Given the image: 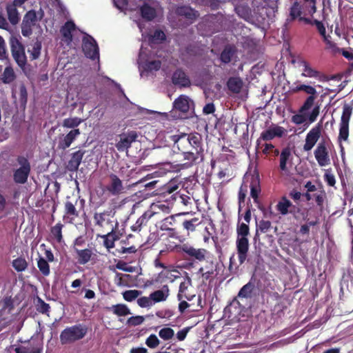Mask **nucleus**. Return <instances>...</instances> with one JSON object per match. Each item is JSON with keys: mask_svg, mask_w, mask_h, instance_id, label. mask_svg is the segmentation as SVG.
<instances>
[{"mask_svg": "<svg viewBox=\"0 0 353 353\" xmlns=\"http://www.w3.org/2000/svg\"><path fill=\"white\" fill-rule=\"evenodd\" d=\"M78 216L79 214L74 205L70 201L65 202V214L63 216L64 221L67 223H72Z\"/></svg>", "mask_w": 353, "mask_h": 353, "instance_id": "nucleus-27", "label": "nucleus"}, {"mask_svg": "<svg viewBox=\"0 0 353 353\" xmlns=\"http://www.w3.org/2000/svg\"><path fill=\"white\" fill-rule=\"evenodd\" d=\"M137 138V134L134 131L128 132L121 136L120 140L116 144V148L120 152H123L129 148L132 142Z\"/></svg>", "mask_w": 353, "mask_h": 353, "instance_id": "nucleus-19", "label": "nucleus"}, {"mask_svg": "<svg viewBox=\"0 0 353 353\" xmlns=\"http://www.w3.org/2000/svg\"><path fill=\"white\" fill-rule=\"evenodd\" d=\"M250 195L253 198L255 203H258L259 195L261 192V187L259 180L257 177L252 178L250 183Z\"/></svg>", "mask_w": 353, "mask_h": 353, "instance_id": "nucleus-36", "label": "nucleus"}, {"mask_svg": "<svg viewBox=\"0 0 353 353\" xmlns=\"http://www.w3.org/2000/svg\"><path fill=\"white\" fill-rule=\"evenodd\" d=\"M321 131L322 124L319 123L308 132L303 145L304 151L309 152L314 148L321 136Z\"/></svg>", "mask_w": 353, "mask_h": 353, "instance_id": "nucleus-13", "label": "nucleus"}, {"mask_svg": "<svg viewBox=\"0 0 353 353\" xmlns=\"http://www.w3.org/2000/svg\"><path fill=\"white\" fill-rule=\"evenodd\" d=\"M114 214V213L112 210H104L101 212L94 213L93 219L95 225L101 228H105L109 226L111 230L112 226H114L112 221Z\"/></svg>", "mask_w": 353, "mask_h": 353, "instance_id": "nucleus-15", "label": "nucleus"}, {"mask_svg": "<svg viewBox=\"0 0 353 353\" xmlns=\"http://www.w3.org/2000/svg\"><path fill=\"white\" fill-rule=\"evenodd\" d=\"M323 179L327 185L333 187L336 183V179L334 174L332 172L331 169L326 170L323 175Z\"/></svg>", "mask_w": 353, "mask_h": 353, "instance_id": "nucleus-57", "label": "nucleus"}, {"mask_svg": "<svg viewBox=\"0 0 353 353\" xmlns=\"http://www.w3.org/2000/svg\"><path fill=\"white\" fill-rule=\"evenodd\" d=\"M88 327L83 324H77L67 327L60 334V341L62 344H68L81 340L86 335Z\"/></svg>", "mask_w": 353, "mask_h": 353, "instance_id": "nucleus-4", "label": "nucleus"}, {"mask_svg": "<svg viewBox=\"0 0 353 353\" xmlns=\"http://www.w3.org/2000/svg\"><path fill=\"white\" fill-rule=\"evenodd\" d=\"M12 267L17 272H23L28 268V263L24 258L18 257L12 262Z\"/></svg>", "mask_w": 353, "mask_h": 353, "instance_id": "nucleus-45", "label": "nucleus"}, {"mask_svg": "<svg viewBox=\"0 0 353 353\" xmlns=\"http://www.w3.org/2000/svg\"><path fill=\"white\" fill-rule=\"evenodd\" d=\"M16 353H41L42 347H28V346H19L14 349Z\"/></svg>", "mask_w": 353, "mask_h": 353, "instance_id": "nucleus-51", "label": "nucleus"}, {"mask_svg": "<svg viewBox=\"0 0 353 353\" xmlns=\"http://www.w3.org/2000/svg\"><path fill=\"white\" fill-rule=\"evenodd\" d=\"M190 286V280L189 279H185L181 283L179 286V291L178 294L179 300L186 299L190 300L194 295H192L188 293V288Z\"/></svg>", "mask_w": 353, "mask_h": 353, "instance_id": "nucleus-32", "label": "nucleus"}, {"mask_svg": "<svg viewBox=\"0 0 353 353\" xmlns=\"http://www.w3.org/2000/svg\"><path fill=\"white\" fill-rule=\"evenodd\" d=\"M194 110V103L188 97L181 95L173 103V109L170 112V116L175 119H184Z\"/></svg>", "mask_w": 353, "mask_h": 353, "instance_id": "nucleus-5", "label": "nucleus"}, {"mask_svg": "<svg viewBox=\"0 0 353 353\" xmlns=\"http://www.w3.org/2000/svg\"><path fill=\"white\" fill-rule=\"evenodd\" d=\"M299 65L302 67V77L314 79L321 78V72L315 68H312L311 64L307 61H301Z\"/></svg>", "mask_w": 353, "mask_h": 353, "instance_id": "nucleus-21", "label": "nucleus"}, {"mask_svg": "<svg viewBox=\"0 0 353 353\" xmlns=\"http://www.w3.org/2000/svg\"><path fill=\"white\" fill-rule=\"evenodd\" d=\"M144 321V318L142 316H135L129 318L127 321V323L129 325L136 326L141 325Z\"/></svg>", "mask_w": 353, "mask_h": 353, "instance_id": "nucleus-60", "label": "nucleus"}, {"mask_svg": "<svg viewBox=\"0 0 353 353\" xmlns=\"http://www.w3.org/2000/svg\"><path fill=\"white\" fill-rule=\"evenodd\" d=\"M60 31L63 41L70 43L72 40V37L79 30L77 29L73 21H68L62 26Z\"/></svg>", "mask_w": 353, "mask_h": 353, "instance_id": "nucleus-20", "label": "nucleus"}, {"mask_svg": "<svg viewBox=\"0 0 353 353\" xmlns=\"http://www.w3.org/2000/svg\"><path fill=\"white\" fill-rule=\"evenodd\" d=\"M151 217L150 215L148 217L147 214L145 213L142 216H141L136 221V223L132 225V230L134 232H139L141 230L143 225H145L148 219Z\"/></svg>", "mask_w": 353, "mask_h": 353, "instance_id": "nucleus-49", "label": "nucleus"}, {"mask_svg": "<svg viewBox=\"0 0 353 353\" xmlns=\"http://www.w3.org/2000/svg\"><path fill=\"white\" fill-rule=\"evenodd\" d=\"M46 259L39 257L37 259V267L43 276H48L50 273V265Z\"/></svg>", "mask_w": 353, "mask_h": 353, "instance_id": "nucleus-44", "label": "nucleus"}, {"mask_svg": "<svg viewBox=\"0 0 353 353\" xmlns=\"http://www.w3.org/2000/svg\"><path fill=\"white\" fill-rule=\"evenodd\" d=\"M181 250L188 254L189 256L199 259V250H196L188 244H183L181 247Z\"/></svg>", "mask_w": 353, "mask_h": 353, "instance_id": "nucleus-58", "label": "nucleus"}, {"mask_svg": "<svg viewBox=\"0 0 353 353\" xmlns=\"http://www.w3.org/2000/svg\"><path fill=\"white\" fill-rule=\"evenodd\" d=\"M15 79L16 74L14 69L10 65L6 66L1 75V81L5 84H9L12 83Z\"/></svg>", "mask_w": 353, "mask_h": 353, "instance_id": "nucleus-33", "label": "nucleus"}, {"mask_svg": "<svg viewBox=\"0 0 353 353\" xmlns=\"http://www.w3.org/2000/svg\"><path fill=\"white\" fill-rule=\"evenodd\" d=\"M80 134L79 129H74L71 130L66 134H60L58 137V148L61 150L68 148Z\"/></svg>", "mask_w": 353, "mask_h": 353, "instance_id": "nucleus-17", "label": "nucleus"}, {"mask_svg": "<svg viewBox=\"0 0 353 353\" xmlns=\"http://www.w3.org/2000/svg\"><path fill=\"white\" fill-rule=\"evenodd\" d=\"M82 50L88 58L92 60L99 59V49L97 41L85 33L82 39Z\"/></svg>", "mask_w": 353, "mask_h": 353, "instance_id": "nucleus-10", "label": "nucleus"}, {"mask_svg": "<svg viewBox=\"0 0 353 353\" xmlns=\"http://www.w3.org/2000/svg\"><path fill=\"white\" fill-rule=\"evenodd\" d=\"M237 239L236 241V250L239 265H242L245 261L248 250L249 241L248 236L250 233V228L247 223H241L237 225L236 228Z\"/></svg>", "mask_w": 353, "mask_h": 353, "instance_id": "nucleus-3", "label": "nucleus"}, {"mask_svg": "<svg viewBox=\"0 0 353 353\" xmlns=\"http://www.w3.org/2000/svg\"><path fill=\"white\" fill-rule=\"evenodd\" d=\"M172 80V83L175 85H178L179 87H188L190 85L189 78L187 77L185 73L181 70H177L174 72Z\"/></svg>", "mask_w": 353, "mask_h": 353, "instance_id": "nucleus-24", "label": "nucleus"}, {"mask_svg": "<svg viewBox=\"0 0 353 353\" xmlns=\"http://www.w3.org/2000/svg\"><path fill=\"white\" fill-rule=\"evenodd\" d=\"M145 344L150 348H155L159 345V340L155 334H150L147 338Z\"/></svg>", "mask_w": 353, "mask_h": 353, "instance_id": "nucleus-59", "label": "nucleus"}, {"mask_svg": "<svg viewBox=\"0 0 353 353\" xmlns=\"http://www.w3.org/2000/svg\"><path fill=\"white\" fill-rule=\"evenodd\" d=\"M83 121V120L79 117H70L63 119L62 126L72 130L77 129V128Z\"/></svg>", "mask_w": 353, "mask_h": 353, "instance_id": "nucleus-40", "label": "nucleus"}, {"mask_svg": "<svg viewBox=\"0 0 353 353\" xmlns=\"http://www.w3.org/2000/svg\"><path fill=\"white\" fill-rule=\"evenodd\" d=\"M135 8L140 10L142 18L148 21L154 19L162 10L159 3L156 0H137Z\"/></svg>", "mask_w": 353, "mask_h": 353, "instance_id": "nucleus-6", "label": "nucleus"}, {"mask_svg": "<svg viewBox=\"0 0 353 353\" xmlns=\"http://www.w3.org/2000/svg\"><path fill=\"white\" fill-rule=\"evenodd\" d=\"M291 157V151L289 148H285L283 149L280 154V163L279 167L280 169L283 171H285L287 170V162L289 160L290 157Z\"/></svg>", "mask_w": 353, "mask_h": 353, "instance_id": "nucleus-43", "label": "nucleus"}, {"mask_svg": "<svg viewBox=\"0 0 353 353\" xmlns=\"http://www.w3.org/2000/svg\"><path fill=\"white\" fill-rule=\"evenodd\" d=\"M179 21H183L188 24L192 22L196 17V12L189 6H181L176 9L175 12Z\"/></svg>", "mask_w": 353, "mask_h": 353, "instance_id": "nucleus-18", "label": "nucleus"}, {"mask_svg": "<svg viewBox=\"0 0 353 353\" xmlns=\"http://www.w3.org/2000/svg\"><path fill=\"white\" fill-rule=\"evenodd\" d=\"M227 87L232 93L238 94L242 89L243 81L239 77H230L227 81Z\"/></svg>", "mask_w": 353, "mask_h": 353, "instance_id": "nucleus-31", "label": "nucleus"}, {"mask_svg": "<svg viewBox=\"0 0 353 353\" xmlns=\"http://www.w3.org/2000/svg\"><path fill=\"white\" fill-rule=\"evenodd\" d=\"M313 25L316 26L319 34L323 37L324 41L327 45V47L330 48H336V44L329 39L330 37L326 34V29L324 24L321 21L316 19L313 20Z\"/></svg>", "mask_w": 353, "mask_h": 353, "instance_id": "nucleus-29", "label": "nucleus"}, {"mask_svg": "<svg viewBox=\"0 0 353 353\" xmlns=\"http://www.w3.org/2000/svg\"><path fill=\"white\" fill-rule=\"evenodd\" d=\"M137 304L141 307H151L154 305L150 295L139 298L137 299Z\"/></svg>", "mask_w": 353, "mask_h": 353, "instance_id": "nucleus-56", "label": "nucleus"}, {"mask_svg": "<svg viewBox=\"0 0 353 353\" xmlns=\"http://www.w3.org/2000/svg\"><path fill=\"white\" fill-rule=\"evenodd\" d=\"M113 312L118 316H126L130 314V309L123 304H119L112 307Z\"/></svg>", "mask_w": 353, "mask_h": 353, "instance_id": "nucleus-52", "label": "nucleus"}, {"mask_svg": "<svg viewBox=\"0 0 353 353\" xmlns=\"http://www.w3.org/2000/svg\"><path fill=\"white\" fill-rule=\"evenodd\" d=\"M12 54L18 65L23 68L26 63V57L23 45L17 39L11 40Z\"/></svg>", "mask_w": 353, "mask_h": 353, "instance_id": "nucleus-14", "label": "nucleus"}, {"mask_svg": "<svg viewBox=\"0 0 353 353\" xmlns=\"http://www.w3.org/2000/svg\"><path fill=\"white\" fill-rule=\"evenodd\" d=\"M169 295L170 290L167 285H163L160 290H156L150 294L154 305L157 303L166 301Z\"/></svg>", "mask_w": 353, "mask_h": 353, "instance_id": "nucleus-25", "label": "nucleus"}, {"mask_svg": "<svg viewBox=\"0 0 353 353\" xmlns=\"http://www.w3.org/2000/svg\"><path fill=\"white\" fill-rule=\"evenodd\" d=\"M110 182L107 190L113 195H118L123 192V187L122 181L115 174H110Z\"/></svg>", "mask_w": 353, "mask_h": 353, "instance_id": "nucleus-22", "label": "nucleus"}, {"mask_svg": "<svg viewBox=\"0 0 353 353\" xmlns=\"http://www.w3.org/2000/svg\"><path fill=\"white\" fill-rule=\"evenodd\" d=\"M196 222V219H192V220L183 222V226L187 230L194 231L197 225Z\"/></svg>", "mask_w": 353, "mask_h": 353, "instance_id": "nucleus-61", "label": "nucleus"}, {"mask_svg": "<svg viewBox=\"0 0 353 353\" xmlns=\"http://www.w3.org/2000/svg\"><path fill=\"white\" fill-rule=\"evenodd\" d=\"M17 5H14V2L9 4L6 7L8 19L13 25L17 24L19 21V12L17 10Z\"/></svg>", "mask_w": 353, "mask_h": 353, "instance_id": "nucleus-35", "label": "nucleus"}, {"mask_svg": "<svg viewBox=\"0 0 353 353\" xmlns=\"http://www.w3.org/2000/svg\"><path fill=\"white\" fill-rule=\"evenodd\" d=\"M246 193H247V188H243V186H241L239 189V194H238V199H239V210L241 208V204L244 203L245 199L246 197Z\"/></svg>", "mask_w": 353, "mask_h": 353, "instance_id": "nucleus-62", "label": "nucleus"}, {"mask_svg": "<svg viewBox=\"0 0 353 353\" xmlns=\"http://www.w3.org/2000/svg\"><path fill=\"white\" fill-rule=\"evenodd\" d=\"M141 292L137 290H129L122 293L123 299L128 302H131L137 299L141 294Z\"/></svg>", "mask_w": 353, "mask_h": 353, "instance_id": "nucleus-48", "label": "nucleus"}, {"mask_svg": "<svg viewBox=\"0 0 353 353\" xmlns=\"http://www.w3.org/2000/svg\"><path fill=\"white\" fill-rule=\"evenodd\" d=\"M304 14L303 7L301 4L297 1H295L290 8V17L291 20H295L301 17V14Z\"/></svg>", "mask_w": 353, "mask_h": 353, "instance_id": "nucleus-41", "label": "nucleus"}, {"mask_svg": "<svg viewBox=\"0 0 353 353\" xmlns=\"http://www.w3.org/2000/svg\"><path fill=\"white\" fill-rule=\"evenodd\" d=\"M316 0H303L302 7L305 14L312 16L316 11Z\"/></svg>", "mask_w": 353, "mask_h": 353, "instance_id": "nucleus-38", "label": "nucleus"}, {"mask_svg": "<svg viewBox=\"0 0 353 353\" xmlns=\"http://www.w3.org/2000/svg\"><path fill=\"white\" fill-rule=\"evenodd\" d=\"M132 276L127 274L116 273L114 283L118 286H128Z\"/></svg>", "mask_w": 353, "mask_h": 353, "instance_id": "nucleus-42", "label": "nucleus"}, {"mask_svg": "<svg viewBox=\"0 0 353 353\" xmlns=\"http://www.w3.org/2000/svg\"><path fill=\"white\" fill-rule=\"evenodd\" d=\"M41 50V43L36 41L31 43L28 48V52L30 53L32 59H37L39 57Z\"/></svg>", "mask_w": 353, "mask_h": 353, "instance_id": "nucleus-39", "label": "nucleus"}, {"mask_svg": "<svg viewBox=\"0 0 353 353\" xmlns=\"http://www.w3.org/2000/svg\"><path fill=\"white\" fill-rule=\"evenodd\" d=\"M151 209L153 212V214H157L159 211H161L165 213H169L170 212V208L168 205L161 203H153L151 205Z\"/></svg>", "mask_w": 353, "mask_h": 353, "instance_id": "nucleus-54", "label": "nucleus"}, {"mask_svg": "<svg viewBox=\"0 0 353 353\" xmlns=\"http://www.w3.org/2000/svg\"><path fill=\"white\" fill-rule=\"evenodd\" d=\"M200 274H201L202 284L200 287L203 286L202 290H210L211 288V283L213 280L214 270L212 266L210 270L203 272V268H200Z\"/></svg>", "mask_w": 353, "mask_h": 353, "instance_id": "nucleus-28", "label": "nucleus"}, {"mask_svg": "<svg viewBox=\"0 0 353 353\" xmlns=\"http://www.w3.org/2000/svg\"><path fill=\"white\" fill-rule=\"evenodd\" d=\"M115 228V226H112L109 232L101 236L103 239V245L108 250L113 248L114 247V242L118 239L114 232Z\"/></svg>", "mask_w": 353, "mask_h": 353, "instance_id": "nucleus-30", "label": "nucleus"}, {"mask_svg": "<svg viewBox=\"0 0 353 353\" xmlns=\"http://www.w3.org/2000/svg\"><path fill=\"white\" fill-rule=\"evenodd\" d=\"M137 25L139 28L140 32L142 34V39L144 41L147 39L150 43H156L161 42L162 41L165 39V33L161 30H155L152 35L148 34L145 31L143 30V22L141 20L136 21Z\"/></svg>", "mask_w": 353, "mask_h": 353, "instance_id": "nucleus-16", "label": "nucleus"}, {"mask_svg": "<svg viewBox=\"0 0 353 353\" xmlns=\"http://www.w3.org/2000/svg\"><path fill=\"white\" fill-rule=\"evenodd\" d=\"M44 12L42 9L38 11L29 10L23 17L21 23V34L24 37H29L32 33V28L37 23L42 19Z\"/></svg>", "mask_w": 353, "mask_h": 353, "instance_id": "nucleus-7", "label": "nucleus"}, {"mask_svg": "<svg viewBox=\"0 0 353 353\" xmlns=\"http://www.w3.org/2000/svg\"><path fill=\"white\" fill-rule=\"evenodd\" d=\"M260 138L262 139L263 141H266L273 139L274 138V136L272 132V128L262 132Z\"/></svg>", "mask_w": 353, "mask_h": 353, "instance_id": "nucleus-64", "label": "nucleus"}, {"mask_svg": "<svg viewBox=\"0 0 353 353\" xmlns=\"http://www.w3.org/2000/svg\"><path fill=\"white\" fill-rule=\"evenodd\" d=\"M293 93L304 92L309 96L305 99L299 108L298 113L292 117L291 121L296 125L304 124L305 128L315 122L320 113V106L314 105V101L317 97V91L314 87L305 84L295 83L291 88Z\"/></svg>", "mask_w": 353, "mask_h": 353, "instance_id": "nucleus-1", "label": "nucleus"}, {"mask_svg": "<svg viewBox=\"0 0 353 353\" xmlns=\"http://www.w3.org/2000/svg\"><path fill=\"white\" fill-rule=\"evenodd\" d=\"M17 163L19 165L13 173V180L16 183L24 184L27 182L31 167L28 160L24 157H19Z\"/></svg>", "mask_w": 353, "mask_h": 353, "instance_id": "nucleus-9", "label": "nucleus"}, {"mask_svg": "<svg viewBox=\"0 0 353 353\" xmlns=\"http://www.w3.org/2000/svg\"><path fill=\"white\" fill-rule=\"evenodd\" d=\"M171 138H172V140L174 142V144L173 146L174 148H175V147H177L179 149L177 143L181 140V141H188V143L191 145H192L193 147H195V148H196L199 144V139L194 135L189 136L187 139L185 138V135H183L181 137H179L177 135H174V136H172Z\"/></svg>", "mask_w": 353, "mask_h": 353, "instance_id": "nucleus-34", "label": "nucleus"}, {"mask_svg": "<svg viewBox=\"0 0 353 353\" xmlns=\"http://www.w3.org/2000/svg\"><path fill=\"white\" fill-rule=\"evenodd\" d=\"M77 257H78V262L81 264L84 265L87 263L91 258L92 256V251L90 249H84V250H79L75 248L74 249Z\"/></svg>", "mask_w": 353, "mask_h": 353, "instance_id": "nucleus-37", "label": "nucleus"}, {"mask_svg": "<svg viewBox=\"0 0 353 353\" xmlns=\"http://www.w3.org/2000/svg\"><path fill=\"white\" fill-rule=\"evenodd\" d=\"M85 154V151L78 150L71 155V159L68 161L67 168L70 171H77L80 165L82 159Z\"/></svg>", "mask_w": 353, "mask_h": 353, "instance_id": "nucleus-23", "label": "nucleus"}, {"mask_svg": "<svg viewBox=\"0 0 353 353\" xmlns=\"http://www.w3.org/2000/svg\"><path fill=\"white\" fill-rule=\"evenodd\" d=\"M271 228V222L270 221L261 220L259 221L258 224H256V232L254 236V240H256V238L259 236V232L261 233L268 232Z\"/></svg>", "mask_w": 353, "mask_h": 353, "instance_id": "nucleus-46", "label": "nucleus"}, {"mask_svg": "<svg viewBox=\"0 0 353 353\" xmlns=\"http://www.w3.org/2000/svg\"><path fill=\"white\" fill-rule=\"evenodd\" d=\"M20 102L21 104L26 105L28 99V92L24 85L20 86Z\"/></svg>", "mask_w": 353, "mask_h": 353, "instance_id": "nucleus-63", "label": "nucleus"}, {"mask_svg": "<svg viewBox=\"0 0 353 353\" xmlns=\"http://www.w3.org/2000/svg\"><path fill=\"white\" fill-rule=\"evenodd\" d=\"M159 336L164 341H168L174 336V331L170 327H163L159 332Z\"/></svg>", "mask_w": 353, "mask_h": 353, "instance_id": "nucleus-53", "label": "nucleus"}, {"mask_svg": "<svg viewBox=\"0 0 353 353\" xmlns=\"http://www.w3.org/2000/svg\"><path fill=\"white\" fill-rule=\"evenodd\" d=\"M37 310L42 314H47L50 310L49 304L45 303L41 298L38 297L37 300Z\"/></svg>", "mask_w": 353, "mask_h": 353, "instance_id": "nucleus-55", "label": "nucleus"}, {"mask_svg": "<svg viewBox=\"0 0 353 353\" xmlns=\"http://www.w3.org/2000/svg\"><path fill=\"white\" fill-rule=\"evenodd\" d=\"M139 69L141 77L152 75L159 70L161 65V61L159 56L152 53L148 48L141 46L139 59Z\"/></svg>", "mask_w": 353, "mask_h": 353, "instance_id": "nucleus-2", "label": "nucleus"}, {"mask_svg": "<svg viewBox=\"0 0 353 353\" xmlns=\"http://www.w3.org/2000/svg\"><path fill=\"white\" fill-rule=\"evenodd\" d=\"M276 210L282 216L291 214L295 219L297 218V214L301 212V208L293 205L285 196H283L278 201L276 205Z\"/></svg>", "mask_w": 353, "mask_h": 353, "instance_id": "nucleus-12", "label": "nucleus"}, {"mask_svg": "<svg viewBox=\"0 0 353 353\" xmlns=\"http://www.w3.org/2000/svg\"><path fill=\"white\" fill-rule=\"evenodd\" d=\"M256 294V286L252 281L244 285L238 293V297L241 299H252Z\"/></svg>", "mask_w": 353, "mask_h": 353, "instance_id": "nucleus-26", "label": "nucleus"}, {"mask_svg": "<svg viewBox=\"0 0 353 353\" xmlns=\"http://www.w3.org/2000/svg\"><path fill=\"white\" fill-rule=\"evenodd\" d=\"M234 54V50L231 47H226L222 51L220 55L221 61L224 63H228L231 61Z\"/></svg>", "mask_w": 353, "mask_h": 353, "instance_id": "nucleus-47", "label": "nucleus"}, {"mask_svg": "<svg viewBox=\"0 0 353 353\" xmlns=\"http://www.w3.org/2000/svg\"><path fill=\"white\" fill-rule=\"evenodd\" d=\"M331 141L329 138H322L318 143L314 151V157L318 164L321 166H326L330 163L329 155V148Z\"/></svg>", "mask_w": 353, "mask_h": 353, "instance_id": "nucleus-8", "label": "nucleus"}, {"mask_svg": "<svg viewBox=\"0 0 353 353\" xmlns=\"http://www.w3.org/2000/svg\"><path fill=\"white\" fill-rule=\"evenodd\" d=\"M63 225V224L59 223H57L54 226H53L51 229V233L54 238L57 240V242L61 243L63 241L62 236V228Z\"/></svg>", "mask_w": 353, "mask_h": 353, "instance_id": "nucleus-50", "label": "nucleus"}, {"mask_svg": "<svg viewBox=\"0 0 353 353\" xmlns=\"http://www.w3.org/2000/svg\"><path fill=\"white\" fill-rule=\"evenodd\" d=\"M352 108L347 103L343 107V112L341 118L339 140L347 141L349 137V121L352 114Z\"/></svg>", "mask_w": 353, "mask_h": 353, "instance_id": "nucleus-11", "label": "nucleus"}]
</instances>
